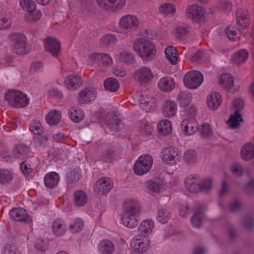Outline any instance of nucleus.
<instances>
[{
  "mask_svg": "<svg viewBox=\"0 0 254 254\" xmlns=\"http://www.w3.org/2000/svg\"><path fill=\"white\" fill-rule=\"evenodd\" d=\"M123 210L122 223L129 228H134L138 224L136 217L140 211L139 204L133 199H128L124 202Z\"/></svg>",
  "mask_w": 254,
  "mask_h": 254,
  "instance_id": "obj_1",
  "label": "nucleus"
},
{
  "mask_svg": "<svg viewBox=\"0 0 254 254\" xmlns=\"http://www.w3.org/2000/svg\"><path fill=\"white\" fill-rule=\"evenodd\" d=\"M132 50L141 59L147 61L153 60L157 52L155 45L152 41L142 38L134 40Z\"/></svg>",
  "mask_w": 254,
  "mask_h": 254,
  "instance_id": "obj_2",
  "label": "nucleus"
},
{
  "mask_svg": "<svg viewBox=\"0 0 254 254\" xmlns=\"http://www.w3.org/2000/svg\"><path fill=\"white\" fill-rule=\"evenodd\" d=\"M5 99L11 106L17 108L26 107L29 99L27 95L19 90H10L5 94Z\"/></svg>",
  "mask_w": 254,
  "mask_h": 254,
  "instance_id": "obj_3",
  "label": "nucleus"
},
{
  "mask_svg": "<svg viewBox=\"0 0 254 254\" xmlns=\"http://www.w3.org/2000/svg\"><path fill=\"white\" fill-rule=\"evenodd\" d=\"M153 158L148 154L140 156L133 165V171L136 175H145L150 170L153 164Z\"/></svg>",
  "mask_w": 254,
  "mask_h": 254,
  "instance_id": "obj_4",
  "label": "nucleus"
},
{
  "mask_svg": "<svg viewBox=\"0 0 254 254\" xmlns=\"http://www.w3.org/2000/svg\"><path fill=\"white\" fill-rule=\"evenodd\" d=\"M203 79V75L201 72L193 70L185 74L183 77V83L186 88L196 89L201 85Z\"/></svg>",
  "mask_w": 254,
  "mask_h": 254,
  "instance_id": "obj_5",
  "label": "nucleus"
},
{
  "mask_svg": "<svg viewBox=\"0 0 254 254\" xmlns=\"http://www.w3.org/2000/svg\"><path fill=\"white\" fill-rule=\"evenodd\" d=\"M139 23V19L135 15L127 14L121 17L118 25L120 30L126 32L136 29Z\"/></svg>",
  "mask_w": 254,
  "mask_h": 254,
  "instance_id": "obj_6",
  "label": "nucleus"
},
{
  "mask_svg": "<svg viewBox=\"0 0 254 254\" xmlns=\"http://www.w3.org/2000/svg\"><path fill=\"white\" fill-rule=\"evenodd\" d=\"M155 74L148 66H142L134 71V78L140 84H146L155 78Z\"/></svg>",
  "mask_w": 254,
  "mask_h": 254,
  "instance_id": "obj_7",
  "label": "nucleus"
},
{
  "mask_svg": "<svg viewBox=\"0 0 254 254\" xmlns=\"http://www.w3.org/2000/svg\"><path fill=\"white\" fill-rule=\"evenodd\" d=\"M12 50L16 54L24 55L28 53L26 47V37L21 33H16L12 35Z\"/></svg>",
  "mask_w": 254,
  "mask_h": 254,
  "instance_id": "obj_8",
  "label": "nucleus"
},
{
  "mask_svg": "<svg viewBox=\"0 0 254 254\" xmlns=\"http://www.w3.org/2000/svg\"><path fill=\"white\" fill-rule=\"evenodd\" d=\"M181 155L178 149L174 147L164 148L160 153V157L165 164L174 165L180 159Z\"/></svg>",
  "mask_w": 254,
  "mask_h": 254,
  "instance_id": "obj_9",
  "label": "nucleus"
},
{
  "mask_svg": "<svg viewBox=\"0 0 254 254\" xmlns=\"http://www.w3.org/2000/svg\"><path fill=\"white\" fill-rule=\"evenodd\" d=\"M218 81L222 87L231 92L236 91L239 87V85L234 81L233 76L230 73L220 75L218 77Z\"/></svg>",
  "mask_w": 254,
  "mask_h": 254,
  "instance_id": "obj_10",
  "label": "nucleus"
},
{
  "mask_svg": "<svg viewBox=\"0 0 254 254\" xmlns=\"http://www.w3.org/2000/svg\"><path fill=\"white\" fill-rule=\"evenodd\" d=\"M149 245V241L145 237L138 235L131 240L130 247L132 250L138 253H143L147 251Z\"/></svg>",
  "mask_w": 254,
  "mask_h": 254,
  "instance_id": "obj_11",
  "label": "nucleus"
},
{
  "mask_svg": "<svg viewBox=\"0 0 254 254\" xmlns=\"http://www.w3.org/2000/svg\"><path fill=\"white\" fill-rule=\"evenodd\" d=\"M180 128L183 134L188 136L194 134L198 131L199 126L192 118H187L182 121Z\"/></svg>",
  "mask_w": 254,
  "mask_h": 254,
  "instance_id": "obj_12",
  "label": "nucleus"
},
{
  "mask_svg": "<svg viewBox=\"0 0 254 254\" xmlns=\"http://www.w3.org/2000/svg\"><path fill=\"white\" fill-rule=\"evenodd\" d=\"M185 14L188 18L197 21L205 16L206 11L201 6L193 4L186 9Z\"/></svg>",
  "mask_w": 254,
  "mask_h": 254,
  "instance_id": "obj_13",
  "label": "nucleus"
},
{
  "mask_svg": "<svg viewBox=\"0 0 254 254\" xmlns=\"http://www.w3.org/2000/svg\"><path fill=\"white\" fill-rule=\"evenodd\" d=\"M178 112L177 103L173 100L165 101L161 106V113L166 118H173L176 116Z\"/></svg>",
  "mask_w": 254,
  "mask_h": 254,
  "instance_id": "obj_14",
  "label": "nucleus"
},
{
  "mask_svg": "<svg viewBox=\"0 0 254 254\" xmlns=\"http://www.w3.org/2000/svg\"><path fill=\"white\" fill-rule=\"evenodd\" d=\"M44 48L52 56L57 57L61 52V45L56 38L50 37L44 40Z\"/></svg>",
  "mask_w": 254,
  "mask_h": 254,
  "instance_id": "obj_15",
  "label": "nucleus"
},
{
  "mask_svg": "<svg viewBox=\"0 0 254 254\" xmlns=\"http://www.w3.org/2000/svg\"><path fill=\"white\" fill-rule=\"evenodd\" d=\"M9 215L11 219L18 222L28 223L31 220L27 211L22 207L11 209Z\"/></svg>",
  "mask_w": 254,
  "mask_h": 254,
  "instance_id": "obj_16",
  "label": "nucleus"
},
{
  "mask_svg": "<svg viewBox=\"0 0 254 254\" xmlns=\"http://www.w3.org/2000/svg\"><path fill=\"white\" fill-rule=\"evenodd\" d=\"M113 187L112 181L108 177H102L97 181L94 186L95 192L99 195L108 192Z\"/></svg>",
  "mask_w": 254,
  "mask_h": 254,
  "instance_id": "obj_17",
  "label": "nucleus"
},
{
  "mask_svg": "<svg viewBox=\"0 0 254 254\" xmlns=\"http://www.w3.org/2000/svg\"><path fill=\"white\" fill-rule=\"evenodd\" d=\"M222 103V97L218 92H210L207 96L206 104L211 110H217Z\"/></svg>",
  "mask_w": 254,
  "mask_h": 254,
  "instance_id": "obj_18",
  "label": "nucleus"
},
{
  "mask_svg": "<svg viewBox=\"0 0 254 254\" xmlns=\"http://www.w3.org/2000/svg\"><path fill=\"white\" fill-rule=\"evenodd\" d=\"M96 98V92L94 89L85 88L78 93L77 101L80 104H87Z\"/></svg>",
  "mask_w": 254,
  "mask_h": 254,
  "instance_id": "obj_19",
  "label": "nucleus"
},
{
  "mask_svg": "<svg viewBox=\"0 0 254 254\" xmlns=\"http://www.w3.org/2000/svg\"><path fill=\"white\" fill-rule=\"evenodd\" d=\"M185 184L187 190L190 192L196 193L201 190L200 180L195 176L186 178Z\"/></svg>",
  "mask_w": 254,
  "mask_h": 254,
  "instance_id": "obj_20",
  "label": "nucleus"
},
{
  "mask_svg": "<svg viewBox=\"0 0 254 254\" xmlns=\"http://www.w3.org/2000/svg\"><path fill=\"white\" fill-rule=\"evenodd\" d=\"M158 133L161 136H168L172 132L173 127L171 122L165 119L159 121L156 126Z\"/></svg>",
  "mask_w": 254,
  "mask_h": 254,
  "instance_id": "obj_21",
  "label": "nucleus"
},
{
  "mask_svg": "<svg viewBox=\"0 0 254 254\" xmlns=\"http://www.w3.org/2000/svg\"><path fill=\"white\" fill-rule=\"evenodd\" d=\"M64 84L68 90H75L82 84L81 77L78 75H69L66 77Z\"/></svg>",
  "mask_w": 254,
  "mask_h": 254,
  "instance_id": "obj_22",
  "label": "nucleus"
},
{
  "mask_svg": "<svg viewBox=\"0 0 254 254\" xmlns=\"http://www.w3.org/2000/svg\"><path fill=\"white\" fill-rule=\"evenodd\" d=\"M114 58L118 62H124L127 64H133L134 62L133 55L130 52L122 50L114 54Z\"/></svg>",
  "mask_w": 254,
  "mask_h": 254,
  "instance_id": "obj_23",
  "label": "nucleus"
},
{
  "mask_svg": "<svg viewBox=\"0 0 254 254\" xmlns=\"http://www.w3.org/2000/svg\"><path fill=\"white\" fill-rule=\"evenodd\" d=\"M158 86L161 91L164 92L171 91L175 87V81L172 77H163L158 81Z\"/></svg>",
  "mask_w": 254,
  "mask_h": 254,
  "instance_id": "obj_24",
  "label": "nucleus"
},
{
  "mask_svg": "<svg viewBox=\"0 0 254 254\" xmlns=\"http://www.w3.org/2000/svg\"><path fill=\"white\" fill-rule=\"evenodd\" d=\"M66 225L62 219H57L53 222L52 232L54 235L57 237L64 235L66 231Z\"/></svg>",
  "mask_w": 254,
  "mask_h": 254,
  "instance_id": "obj_25",
  "label": "nucleus"
},
{
  "mask_svg": "<svg viewBox=\"0 0 254 254\" xmlns=\"http://www.w3.org/2000/svg\"><path fill=\"white\" fill-rule=\"evenodd\" d=\"M62 118V113L58 110H53L49 112L46 116V123L51 126L58 125Z\"/></svg>",
  "mask_w": 254,
  "mask_h": 254,
  "instance_id": "obj_26",
  "label": "nucleus"
},
{
  "mask_svg": "<svg viewBox=\"0 0 254 254\" xmlns=\"http://www.w3.org/2000/svg\"><path fill=\"white\" fill-rule=\"evenodd\" d=\"M154 228V224L152 220L146 219L141 222L139 227L138 232L141 236L145 237L150 234Z\"/></svg>",
  "mask_w": 254,
  "mask_h": 254,
  "instance_id": "obj_27",
  "label": "nucleus"
},
{
  "mask_svg": "<svg viewBox=\"0 0 254 254\" xmlns=\"http://www.w3.org/2000/svg\"><path fill=\"white\" fill-rule=\"evenodd\" d=\"M68 115L69 119L72 122L78 123L84 119L85 114L81 109L76 107H72L68 110Z\"/></svg>",
  "mask_w": 254,
  "mask_h": 254,
  "instance_id": "obj_28",
  "label": "nucleus"
},
{
  "mask_svg": "<svg viewBox=\"0 0 254 254\" xmlns=\"http://www.w3.org/2000/svg\"><path fill=\"white\" fill-rule=\"evenodd\" d=\"M98 248L101 254H112L115 246L112 241L106 239L99 242Z\"/></svg>",
  "mask_w": 254,
  "mask_h": 254,
  "instance_id": "obj_29",
  "label": "nucleus"
},
{
  "mask_svg": "<svg viewBox=\"0 0 254 254\" xmlns=\"http://www.w3.org/2000/svg\"><path fill=\"white\" fill-rule=\"evenodd\" d=\"M166 59L172 64H176L178 61L179 55L176 48L173 46L167 47L165 50Z\"/></svg>",
  "mask_w": 254,
  "mask_h": 254,
  "instance_id": "obj_30",
  "label": "nucleus"
},
{
  "mask_svg": "<svg viewBox=\"0 0 254 254\" xmlns=\"http://www.w3.org/2000/svg\"><path fill=\"white\" fill-rule=\"evenodd\" d=\"M237 23L242 28H246L250 24L249 15L247 11H243L241 9L236 12Z\"/></svg>",
  "mask_w": 254,
  "mask_h": 254,
  "instance_id": "obj_31",
  "label": "nucleus"
},
{
  "mask_svg": "<svg viewBox=\"0 0 254 254\" xmlns=\"http://www.w3.org/2000/svg\"><path fill=\"white\" fill-rule=\"evenodd\" d=\"M88 196L82 190H78L74 194L73 202L76 206H83L87 202Z\"/></svg>",
  "mask_w": 254,
  "mask_h": 254,
  "instance_id": "obj_32",
  "label": "nucleus"
},
{
  "mask_svg": "<svg viewBox=\"0 0 254 254\" xmlns=\"http://www.w3.org/2000/svg\"><path fill=\"white\" fill-rule=\"evenodd\" d=\"M249 57L248 52L245 49H241L236 52L232 56V60L234 63L238 64H244Z\"/></svg>",
  "mask_w": 254,
  "mask_h": 254,
  "instance_id": "obj_33",
  "label": "nucleus"
},
{
  "mask_svg": "<svg viewBox=\"0 0 254 254\" xmlns=\"http://www.w3.org/2000/svg\"><path fill=\"white\" fill-rule=\"evenodd\" d=\"M133 98L138 102L140 107L144 110H146L148 107H151L150 103H153L152 100L149 97L144 96L141 92L136 93L134 95Z\"/></svg>",
  "mask_w": 254,
  "mask_h": 254,
  "instance_id": "obj_34",
  "label": "nucleus"
},
{
  "mask_svg": "<svg viewBox=\"0 0 254 254\" xmlns=\"http://www.w3.org/2000/svg\"><path fill=\"white\" fill-rule=\"evenodd\" d=\"M198 131L199 132L200 135L204 138H208L211 137L214 133L213 128L208 123L202 124L199 126Z\"/></svg>",
  "mask_w": 254,
  "mask_h": 254,
  "instance_id": "obj_35",
  "label": "nucleus"
},
{
  "mask_svg": "<svg viewBox=\"0 0 254 254\" xmlns=\"http://www.w3.org/2000/svg\"><path fill=\"white\" fill-rule=\"evenodd\" d=\"M183 159L187 165H193L197 160V154L193 150H188L184 153Z\"/></svg>",
  "mask_w": 254,
  "mask_h": 254,
  "instance_id": "obj_36",
  "label": "nucleus"
},
{
  "mask_svg": "<svg viewBox=\"0 0 254 254\" xmlns=\"http://www.w3.org/2000/svg\"><path fill=\"white\" fill-rule=\"evenodd\" d=\"M41 17V12L36 8L34 10L26 12L24 15V19L27 22H33L39 20Z\"/></svg>",
  "mask_w": 254,
  "mask_h": 254,
  "instance_id": "obj_37",
  "label": "nucleus"
},
{
  "mask_svg": "<svg viewBox=\"0 0 254 254\" xmlns=\"http://www.w3.org/2000/svg\"><path fill=\"white\" fill-rule=\"evenodd\" d=\"M104 86L106 90L110 92H115L120 87L119 82L114 78H108L104 82Z\"/></svg>",
  "mask_w": 254,
  "mask_h": 254,
  "instance_id": "obj_38",
  "label": "nucleus"
},
{
  "mask_svg": "<svg viewBox=\"0 0 254 254\" xmlns=\"http://www.w3.org/2000/svg\"><path fill=\"white\" fill-rule=\"evenodd\" d=\"M241 122L242 119L240 114L236 112L230 116L227 123L231 128H234L237 127Z\"/></svg>",
  "mask_w": 254,
  "mask_h": 254,
  "instance_id": "obj_39",
  "label": "nucleus"
},
{
  "mask_svg": "<svg viewBox=\"0 0 254 254\" xmlns=\"http://www.w3.org/2000/svg\"><path fill=\"white\" fill-rule=\"evenodd\" d=\"M160 12L166 14H174L176 11L175 6L171 3H163L160 5L159 7Z\"/></svg>",
  "mask_w": 254,
  "mask_h": 254,
  "instance_id": "obj_40",
  "label": "nucleus"
},
{
  "mask_svg": "<svg viewBox=\"0 0 254 254\" xmlns=\"http://www.w3.org/2000/svg\"><path fill=\"white\" fill-rule=\"evenodd\" d=\"M60 180V176H45L44 181L45 186L48 188H53L57 186Z\"/></svg>",
  "mask_w": 254,
  "mask_h": 254,
  "instance_id": "obj_41",
  "label": "nucleus"
},
{
  "mask_svg": "<svg viewBox=\"0 0 254 254\" xmlns=\"http://www.w3.org/2000/svg\"><path fill=\"white\" fill-rule=\"evenodd\" d=\"M30 130L34 134L37 135L42 134L44 132V128L41 123L38 120L33 121L29 126Z\"/></svg>",
  "mask_w": 254,
  "mask_h": 254,
  "instance_id": "obj_42",
  "label": "nucleus"
},
{
  "mask_svg": "<svg viewBox=\"0 0 254 254\" xmlns=\"http://www.w3.org/2000/svg\"><path fill=\"white\" fill-rule=\"evenodd\" d=\"M19 5L21 9L26 12L37 8L35 2L32 0H20Z\"/></svg>",
  "mask_w": 254,
  "mask_h": 254,
  "instance_id": "obj_43",
  "label": "nucleus"
},
{
  "mask_svg": "<svg viewBox=\"0 0 254 254\" xmlns=\"http://www.w3.org/2000/svg\"><path fill=\"white\" fill-rule=\"evenodd\" d=\"M84 227V222L82 219L77 218L75 221L69 225V229L72 233L80 232Z\"/></svg>",
  "mask_w": 254,
  "mask_h": 254,
  "instance_id": "obj_44",
  "label": "nucleus"
},
{
  "mask_svg": "<svg viewBox=\"0 0 254 254\" xmlns=\"http://www.w3.org/2000/svg\"><path fill=\"white\" fill-rule=\"evenodd\" d=\"M170 217V212L166 209H159L157 213V220L161 223H166Z\"/></svg>",
  "mask_w": 254,
  "mask_h": 254,
  "instance_id": "obj_45",
  "label": "nucleus"
},
{
  "mask_svg": "<svg viewBox=\"0 0 254 254\" xmlns=\"http://www.w3.org/2000/svg\"><path fill=\"white\" fill-rule=\"evenodd\" d=\"M153 131V128L148 122H142L140 125L139 131L142 135H150Z\"/></svg>",
  "mask_w": 254,
  "mask_h": 254,
  "instance_id": "obj_46",
  "label": "nucleus"
},
{
  "mask_svg": "<svg viewBox=\"0 0 254 254\" xmlns=\"http://www.w3.org/2000/svg\"><path fill=\"white\" fill-rule=\"evenodd\" d=\"M159 179L161 180V182H160L159 183L157 182V180L149 181L147 182V187L149 190L153 192H157L159 191V190L161 189V186L164 183L163 182L164 178H160Z\"/></svg>",
  "mask_w": 254,
  "mask_h": 254,
  "instance_id": "obj_47",
  "label": "nucleus"
},
{
  "mask_svg": "<svg viewBox=\"0 0 254 254\" xmlns=\"http://www.w3.org/2000/svg\"><path fill=\"white\" fill-rule=\"evenodd\" d=\"M104 57L109 59V58L105 56L104 53H93L90 54L88 57V60L89 63L91 64H99L100 60Z\"/></svg>",
  "mask_w": 254,
  "mask_h": 254,
  "instance_id": "obj_48",
  "label": "nucleus"
},
{
  "mask_svg": "<svg viewBox=\"0 0 254 254\" xmlns=\"http://www.w3.org/2000/svg\"><path fill=\"white\" fill-rule=\"evenodd\" d=\"M203 221V215H200L198 213H195L190 218V222L192 226L196 228H198L201 226Z\"/></svg>",
  "mask_w": 254,
  "mask_h": 254,
  "instance_id": "obj_49",
  "label": "nucleus"
},
{
  "mask_svg": "<svg viewBox=\"0 0 254 254\" xmlns=\"http://www.w3.org/2000/svg\"><path fill=\"white\" fill-rule=\"evenodd\" d=\"M243 226L245 229H250L254 227V218L251 215L244 216L242 219Z\"/></svg>",
  "mask_w": 254,
  "mask_h": 254,
  "instance_id": "obj_50",
  "label": "nucleus"
},
{
  "mask_svg": "<svg viewBox=\"0 0 254 254\" xmlns=\"http://www.w3.org/2000/svg\"><path fill=\"white\" fill-rule=\"evenodd\" d=\"M230 170L232 173L236 175H242L244 173L243 166L239 163H233L230 166Z\"/></svg>",
  "mask_w": 254,
  "mask_h": 254,
  "instance_id": "obj_51",
  "label": "nucleus"
},
{
  "mask_svg": "<svg viewBox=\"0 0 254 254\" xmlns=\"http://www.w3.org/2000/svg\"><path fill=\"white\" fill-rule=\"evenodd\" d=\"M28 151V147L25 145H18L13 150V154L16 158H20L25 155Z\"/></svg>",
  "mask_w": 254,
  "mask_h": 254,
  "instance_id": "obj_52",
  "label": "nucleus"
},
{
  "mask_svg": "<svg viewBox=\"0 0 254 254\" xmlns=\"http://www.w3.org/2000/svg\"><path fill=\"white\" fill-rule=\"evenodd\" d=\"M244 107V102L242 98L234 100L232 104V109L235 113L240 111Z\"/></svg>",
  "mask_w": 254,
  "mask_h": 254,
  "instance_id": "obj_53",
  "label": "nucleus"
},
{
  "mask_svg": "<svg viewBox=\"0 0 254 254\" xmlns=\"http://www.w3.org/2000/svg\"><path fill=\"white\" fill-rule=\"evenodd\" d=\"M35 246L36 249L41 252L47 250L48 248L47 241L42 238H39L37 240Z\"/></svg>",
  "mask_w": 254,
  "mask_h": 254,
  "instance_id": "obj_54",
  "label": "nucleus"
},
{
  "mask_svg": "<svg viewBox=\"0 0 254 254\" xmlns=\"http://www.w3.org/2000/svg\"><path fill=\"white\" fill-rule=\"evenodd\" d=\"M241 201L237 199L232 200L229 204V208L231 212H236L240 210Z\"/></svg>",
  "mask_w": 254,
  "mask_h": 254,
  "instance_id": "obj_55",
  "label": "nucleus"
},
{
  "mask_svg": "<svg viewBox=\"0 0 254 254\" xmlns=\"http://www.w3.org/2000/svg\"><path fill=\"white\" fill-rule=\"evenodd\" d=\"M226 32L228 38L230 40H235L238 38L237 30L233 27H228Z\"/></svg>",
  "mask_w": 254,
  "mask_h": 254,
  "instance_id": "obj_56",
  "label": "nucleus"
},
{
  "mask_svg": "<svg viewBox=\"0 0 254 254\" xmlns=\"http://www.w3.org/2000/svg\"><path fill=\"white\" fill-rule=\"evenodd\" d=\"M109 3L117 10L122 9L126 4V0H107Z\"/></svg>",
  "mask_w": 254,
  "mask_h": 254,
  "instance_id": "obj_57",
  "label": "nucleus"
},
{
  "mask_svg": "<svg viewBox=\"0 0 254 254\" xmlns=\"http://www.w3.org/2000/svg\"><path fill=\"white\" fill-rule=\"evenodd\" d=\"M47 94L49 97L53 98L56 99H60L63 96L62 92L54 88L49 89Z\"/></svg>",
  "mask_w": 254,
  "mask_h": 254,
  "instance_id": "obj_58",
  "label": "nucleus"
},
{
  "mask_svg": "<svg viewBox=\"0 0 254 254\" xmlns=\"http://www.w3.org/2000/svg\"><path fill=\"white\" fill-rule=\"evenodd\" d=\"M212 181L210 178H206L200 181L201 190H207L211 188Z\"/></svg>",
  "mask_w": 254,
  "mask_h": 254,
  "instance_id": "obj_59",
  "label": "nucleus"
},
{
  "mask_svg": "<svg viewBox=\"0 0 254 254\" xmlns=\"http://www.w3.org/2000/svg\"><path fill=\"white\" fill-rule=\"evenodd\" d=\"M101 40L103 44H108L115 43L117 41V38L115 35L109 34L103 36Z\"/></svg>",
  "mask_w": 254,
  "mask_h": 254,
  "instance_id": "obj_60",
  "label": "nucleus"
},
{
  "mask_svg": "<svg viewBox=\"0 0 254 254\" xmlns=\"http://www.w3.org/2000/svg\"><path fill=\"white\" fill-rule=\"evenodd\" d=\"M11 25L10 20L5 16H0V29H5Z\"/></svg>",
  "mask_w": 254,
  "mask_h": 254,
  "instance_id": "obj_61",
  "label": "nucleus"
},
{
  "mask_svg": "<svg viewBox=\"0 0 254 254\" xmlns=\"http://www.w3.org/2000/svg\"><path fill=\"white\" fill-rule=\"evenodd\" d=\"M245 190L249 195L254 193V179L251 180L246 184Z\"/></svg>",
  "mask_w": 254,
  "mask_h": 254,
  "instance_id": "obj_62",
  "label": "nucleus"
},
{
  "mask_svg": "<svg viewBox=\"0 0 254 254\" xmlns=\"http://www.w3.org/2000/svg\"><path fill=\"white\" fill-rule=\"evenodd\" d=\"M187 32V29L184 27H178L175 28L174 33L177 38H180L184 36Z\"/></svg>",
  "mask_w": 254,
  "mask_h": 254,
  "instance_id": "obj_63",
  "label": "nucleus"
},
{
  "mask_svg": "<svg viewBox=\"0 0 254 254\" xmlns=\"http://www.w3.org/2000/svg\"><path fill=\"white\" fill-rule=\"evenodd\" d=\"M15 248L14 246L7 245L2 250V254H15Z\"/></svg>",
  "mask_w": 254,
  "mask_h": 254,
  "instance_id": "obj_64",
  "label": "nucleus"
}]
</instances>
